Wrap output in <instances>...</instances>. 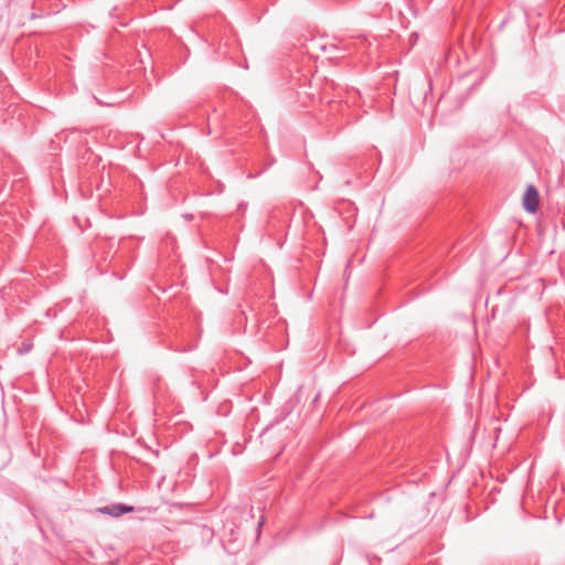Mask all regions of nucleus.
Returning <instances> with one entry per match:
<instances>
[{"label": "nucleus", "instance_id": "nucleus-3", "mask_svg": "<svg viewBox=\"0 0 565 565\" xmlns=\"http://www.w3.org/2000/svg\"><path fill=\"white\" fill-rule=\"evenodd\" d=\"M264 520L262 519L257 524V531L259 532V529L263 526Z\"/></svg>", "mask_w": 565, "mask_h": 565}, {"label": "nucleus", "instance_id": "nucleus-1", "mask_svg": "<svg viewBox=\"0 0 565 565\" xmlns=\"http://www.w3.org/2000/svg\"><path fill=\"white\" fill-rule=\"evenodd\" d=\"M539 205V194L533 185H530L523 196V206L529 212H535Z\"/></svg>", "mask_w": 565, "mask_h": 565}, {"label": "nucleus", "instance_id": "nucleus-2", "mask_svg": "<svg viewBox=\"0 0 565 565\" xmlns=\"http://www.w3.org/2000/svg\"><path fill=\"white\" fill-rule=\"evenodd\" d=\"M98 511L100 513H103V514H108V515H111V516H119L122 513L131 512L132 511V507H126V505H122V504H117V505H113V507L99 508Z\"/></svg>", "mask_w": 565, "mask_h": 565}]
</instances>
